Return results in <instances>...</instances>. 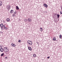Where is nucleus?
<instances>
[{"label":"nucleus","instance_id":"obj_1","mask_svg":"<svg viewBox=\"0 0 62 62\" xmlns=\"http://www.w3.org/2000/svg\"><path fill=\"white\" fill-rule=\"evenodd\" d=\"M4 51L5 52H8V49L7 47H5L4 48Z\"/></svg>","mask_w":62,"mask_h":62},{"label":"nucleus","instance_id":"obj_2","mask_svg":"<svg viewBox=\"0 0 62 62\" xmlns=\"http://www.w3.org/2000/svg\"><path fill=\"white\" fill-rule=\"evenodd\" d=\"M7 9H8V10H9L10 9V5H9L7 6Z\"/></svg>","mask_w":62,"mask_h":62},{"label":"nucleus","instance_id":"obj_3","mask_svg":"<svg viewBox=\"0 0 62 62\" xmlns=\"http://www.w3.org/2000/svg\"><path fill=\"white\" fill-rule=\"evenodd\" d=\"M28 41H29L30 42H27L28 44H29L30 45H32V42L31 41L29 40Z\"/></svg>","mask_w":62,"mask_h":62},{"label":"nucleus","instance_id":"obj_4","mask_svg":"<svg viewBox=\"0 0 62 62\" xmlns=\"http://www.w3.org/2000/svg\"><path fill=\"white\" fill-rule=\"evenodd\" d=\"M16 12H15L13 14V17H15V16H16Z\"/></svg>","mask_w":62,"mask_h":62},{"label":"nucleus","instance_id":"obj_5","mask_svg":"<svg viewBox=\"0 0 62 62\" xmlns=\"http://www.w3.org/2000/svg\"><path fill=\"white\" fill-rule=\"evenodd\" d=\"M28 49L29 50H30V51H32V48H31V47L30 46H29L28 47Z\"/></svg>","mask_w":62,"mask_h":62},{"label":"nucleus","instance_id":"obj_6","mask_svg":"<svg viewBox=\"0 0 62 62\" xmlns=\"http://www.w3.org/2000/svg\"><path fill=\"white\" fill-rule=\"evenodd\" d=\"M0 52H3V51H4V49L3 48H0Z\"/></svg>","mask_w":62,"mask_h":62},{"label":"nucleus","instance_id":"obj_7","mask_svg":"<svg viewBox=\"0 0 62 62\" xmlns=\"http://www.w3.org/2000/svg\"><path fill=\"white\" fill-rule=\"evenodd\" d=\"M43 5L46 8L48 7V5L46 4H44Z\"/></svg>","mask_w":62,"mask_h":62},{"label":"nucleus","instance_id":"obj_8","mask_svg":"<svg viewBox=\"0 0 62 62\" xmlns=\"http://www.w3.org/2000/svg\"><path fill=\"white\" fill-rule=\"evenodd\" d=\"M31 19L30 18H28V22H31Z\"/></svg>","mask_w":62,"mask_h":62},{"label":"nucleus","instance_id":"obj_9","mask_svg":"<svg viewBox=\"0 0 62 62\" xmlns=\"http://www.w3.org/2000/svg\"><path fill=\"white\" fill-rule=\"evenodd\" d=\"M11 45L12 46H13V47H15L16 46V45H15V44H14L13 43H12Z\"/></svg>","mask_w":62,"mask_h":62},{"label":"nucleus","instance_id":"obj_10","mask_svg":"<svg viewBox=\"0 0 62 62\" xmlns=\"http://www.w3.org/2000/svg\"><path fill=\"white\" fill-rule=\"evenodd\" d=\"M0 27H1V29H2V28L3 27V24H0Z\"/></svg>","mask_w":62,"mask_h":62},{"label":"nucleus","instance_id":"obj_11","mask_svg":"<svg viewBox=\"0 0 62 62\" xmlns=\"http://www.w3.org/2000/svg\"><path fill=\"white\" fill-rule=\"evenodd\" d=\"M16 8L17 9V10H19V8L18 6H16Z\"/></svg>","mask_w":62,"mask_h":62},{"label":"nucleus","instance_id":"obj_12","mask_svg":"<svg viewBox=\"0 0 62 62\" xmlns=\"http://www.w3.org/2000/svg\"><path fill=\"white\" fill-rule=\"evenodd\" d=\"M2 5V1H0V6H1Z\"/></svg>","mask_w":62,"mask_h":62},{"label":"nucleus","instance_id":"obj_13","mask_svg":"<svg viewBox=\"0 0 62 62\" xmlns=\"http://www.w3.org/2000/svg\"><path fill=\"white\" fill-rule=\"evenodd\" d=\"M7 22H9V21H10V19L9 18H8L7 19Z\"/></svg>","mask_w":62,"mask_h":62},{"label":"nucleus","instance_id":"obj_14","mask_svg":"<svg viewBox=\"0 0 62 62\" xmlns=\"http://www.w3.org/2000/svg\"><path fill=\"white\" fill-rule=\"evenodd\" d=\"M10 12L11 13H13V10H11Z\"/></svg>","mask_w":62,"mask_h":62},{"label":"nucleus","instance_id":"obj_15","mask_svg":"<svg viewBox=\"0 0 62 62\" xmlns=\"http://www.w3.org/2000/svg\"><path fill=\"white\" fill-rule=\"evenodd\" d=\"M40 30L41 31H43V29H42V28H40Z\"/></svg>","mask_w":62,"mask_h":62},{"label":"nucleus","instance_id":"obj_16","mask_svg":"<svg viewBox=\"0 0 62 62\" xmlns=\"http://www.w3.org/2000/svg\"><path fill=\"white\" fill-rule=\"evenodd\" d=\"M57 18H59V17H60V15H59V14H58L57 15Z\"/></svg>","mask_w":62,"mask_h":62},{"label":"nucleus","instance_id":"obj_17","mask_svg":"<svg viewBox=\"0 0 62 62\" xmlns=\"http://www.w3.org/2000/svg\"><path fill=\"white\" fill-rule=\"evenodd\" d=\"M0 47L1 48H3V46L2 45H0Z\"/></svg>","mask_w":62,"mask_h":62},{"label":"nucleus","instance_id":"obj_18","mask_svg":"<svg viewBox=\"0 0 62 62\" xmlns=\"http://www.w3.org/2000/svg\"><path fill=\"white\" fill-rule=\"evenodd\" d=\"M53 40H54V41L55 40H56V38H53Z\"/></svg>","mask_w":62,"mask_h":62},{"label":"nucleus","instance_id":"obj_19","mask_svg":"<svg viewBox=\"0 0 62 62\" xmlns=\"http://www.w3.org/2000/svg\"><path fill=\"white\" fill-rule=\"evenodd\" d=\"M33 57H35V56H36V55L35 54H33Z\"/></svg>","mask_w":62,"mask_h":62},{"label":"nucleus","instance_id":"obj_20","mask_svg":"<svg viewBox=\"0 0 62 62\" xmlns=\"http://www.w3.org/2000/svg\"><path fill=\"white\" fill-rule=\"evenodd\" d=\"M4 55V53H3L1 54V56H3V55Z\"/></svg>","mask_w":62,"mask_h":62},{"label":"nucleus","instance_id":"obj_21","mask_svg":"<svg viewBox=\"0 0 62 62\" xmlns=\"http://www.w3.org/2000/svg\"><path fill=\"white\" fill-rule=\"evenodd\" d=\"M59 37L60 39H61L62 38V37H62V36H61V35H60Z\"/></svg>","mask_w":62,"mask_h":62},{"label":"nucleus","instance_id":"obj_22","mask_svg":"<svg viewBox=\"0 0 62 62\" xmlns=\"http://www.w3.org/2000/svg\"><path fill=\"white\" fill-rule=\"evenodd\" d=\"M60 13L61 14H62V11H60Z\"/></svg>","mask_w":62,"mask_h":62},{"label":"nucleus","instance_id":"obj_23","mask_svg":"<svg viewBox=\"0 0 62 62\" xmlns=\"http://www.w3.org/2000/svg\"><path fill=\"white\" fill-rule=\"evenodd\" d=\"M18 42H19V43L20 42H21V40H19L18 41Z\"/></svg>","mask_w":62,"mask_h":62},{"label":"nucleus","instance_id":"obj_24","mask_svg":"<svg viewBox=\"0 0 62 62\" xmlns=\"http://www.w3.org/2000/svg\"><path fill=\"white\" fill-rule=\"evenodd\" d=\"M5 29H8V28L6 27V28H5Z\"/></svg>","mask_w":62,"mask_h":62},{"label":"nucleus","instance_id":"obj_25","mask_svg":"<svg viewBox=\"0 0 62 62\" xmlns=\"http://www.w3.org/2000/svg\"><path fill=\"white\" fill-rule=\"evenodd\" d=\"M50 58V56L48 57H47V58L48 59H49Z\"/></svg>","mask_w":62,"mask_h":62},{"label":"nucleus","instance_id":"obj_26","mask_svg":"<svg viewBox=\"0 0 62 62\" xmlns=\"http://www.w3.org/2000/svg\"><path fill=\"white\" fill-rule=\"evenodd\" d=\"M61 9H62V6H61Z\"/></svg>","mask_w":62,"mask_h":62},{"label":"nucleus","instance_id":"obj_27","mask_svg":"<svg viewBox=\"0 0 62 62\" xmlns=\"http://www.w3.org/2000/svg\"><path fill=\"white\" fill-rule=\"evenodd\" d=\"M6 28V26H4V28Z\"/></svg>","mask_w":62,"mask_h":62},{"label":"nucleus","instance_id":"obj_28","mask_svg":"<svg viewBox=\"0 0 62 62\" xmlns=\"http://www.w3.org/2000/svg\"><path fill=\"white\" fill-rule=\"evenodd\" d=\"M5 58H7V57H6Z\"/></svg>","mask_w":62,"mask_h":62},{"label":"nucleus","instance_id":"obj_29","mask_svg":"<svg viewBox=\"0 0 62 62\" xmlns=\"http://www.w3.org/2000/svg\"><path fill=\"white\" fill-rule=\"evenodd\" d=\"M37 44H38V42H37Z\"/></svg>","mask_w":62,"mask_h":62}]
</instances>
